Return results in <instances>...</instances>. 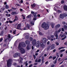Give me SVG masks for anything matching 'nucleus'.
Here are the masks:
<instances>
[{"label": "nucleus", "instance_id": "nucleus-1", "mask_svg": "<svg viewBox=\"0 0 67 67\" xmlns=\"http://www.w3.org/2000/svg\"><path fill=\"white\" fill-rule=\"evenodd\" d=\"M21 47H26V44L25 43L22 42L19 43L18 47V49L20 50L21 53L24 54L25 53V51L24 49L21 48Z\"/></svg>", "mask_w": 67, "mask_h": 67}, {"label": "nucleus", "instance_id": "nucleus-2", "mask_svg": "<svg viewBox=\"0 0 67 67\" xmlns=\"http://www.w3.org/2000/svg\"><path fill=\"white\" fill-rule=\"evenodd\" d=\"M41 27L42 28H43L45 30H47L49 29V26L48 24H46V23L44 22L43 23L41 26Z\"/></svg>", "mask_w": 67, "mask_h": 67}, {"label": "nucleus", "instance_id": "nucleus-3", "mask_svg": "<svg viewBox=\"0 0 67 67\" xmlns=\"http://www.w3.org/2000/svg\"><path fill=\"white\" fill-rule=\"evenodd\" d=\"M12 62V59H10L8 60L7 63V65L8 67H11L12 64L11 63Z\"/></svg>", "mask_w": 67, "mask_h": 67}, {"label": "nucleus", "instance_id": "nucleus-4", "mask_svg": "<svg viewBox=\"0 0 67 67\" xmlns=\"http://www.w3.org/2000/svg\"><path fill=\"white\" fill-rule=\"evenodd\" d=\"M60 18H61V19H64V18H65V17H66V16H67V15L66 14H60Z\"/></svg>", "mask_w": 67, "mask_h": 67}, {"label": "nucleus", "instance_id": "nucleus-5", "mask_svg": "<svg viewBox=\"0 0 67 67\" xmlns=\"http://www.w3.org/2000/svg\"><path fill=\"white\" fill-rule=\"evenodd\" d=\"M20 55V53L17 52L15 53L13 55V57L14 58H16L17 57H19Z\"/></svg>", "mask_w": 67, "mask_h": 67}, {"label": "nucleus", "instance_id": "nucleus-6", "mask_svg": "<svg viewBox=\"0 0 67 67\" xmlns=\"http://www.w3.org/2000/svg\"><path fill=\"white\" fill-rule=\"evenodd\" d=\"M31 14H33V15L34 16V18H37V15L36 14H37V13L34 12H33V11H31Z\"/></svg>", "mask_w": 67, "mask_h": 67}, {"label": "nucleus", "instance_id": "nucleus-7", "mask_svg": "<svg viewBox=\"0 0 67 67\" xmlns=\"http://www.w3.org/2000/svg\"><path fill=\"white\" fill-rule=\"evenodd\" d=\"M36 43V39H34L32 41V44L33 46H35Z\"/></svg>", "mask_w": 67, "mask_h": 67}, {"label": "nucleus", "instance_id": "nucleus-8", "mask_svg": "<svg viewBox=\"0 0 67 67\" xmlns=\"http://www.w3.org/2000/svg\"><path fill=\"white\" fill-rule=\"evenodd\" d=\"M40 41H37V44L36 45V46L37 47H40Z\"/></svg>", "mask_w": 67, "mask_h": 67}, {"label": "nucleus", "instance_id": "nucleus-9", "mask_svg": "<svg viewBox=\"0 0 67 67\" xmlns=\"http://www.w3.org/2000/svg\"><path fill=\"white\" fill-rule=\"evenodd\" d=\"M58 33V32L57 31H56L54 33V36L56 37V39L57 40L58 39V34H57Z\"/></svg>", "mask_w": 67, "mask_h": 67}, {"label": "nucleus", "instance_id": "nucleus-10", "mask_svg": "<svg viewBox=\"0 0 67 67\" xmlns=\"http://www.w3.org/2000/svg\"><path fill=\"white\" fill-rule=\"evenodd\" d=\"M42 42L43 43H46L47 42V39L45 38H43L42 39Z\"/></svg>", "mask_w": 67, "mask_h": 67}, {"label": "nucleus", "instance_id": "nucleus-11", "mask_svg": "<svg viewBox=\"0 0 67 67\" xmlns=\"http://www.w3.org/2000/svg\"><path fill=\"white\" fill-rule=\"evenodd\" d=\"M40 45L41 47H42V48H44L45 47V46H46L45 45H44L43 43H41Z\"/></svg>", "mask_w": 67, "mask_h": 67}, {"label": "nucleus", "instance_id": "nucleus-12", "mask_svg": "<svg viewBox=\"0 0 67 67\" xmlns=\"http://www.w3.org/2000/svg\"><path fill=\"white\" fill-rule=\"evenodd\" d=\"M25 42L27 45H29L30 44V41L29 40H26Z\"/></svg>", "mask_w": 67, "mask_h": 67}, {"label": "nucleus", "instance_id": "nucleus-13", "mask_svg": "<svg viewBox=\"0 0 67 67\" xmlns=\"http://www.w3.org/2000/svg\"><path fill=\"white\" fill-rule=\"evenodd\" d=\"M60 25L59 24H58L55 26V29H58V28L60 27Z\"/></svg>", "mask_w": 67, "mask_h": 67}, {"label": "nucleus", "instance_id": "nucleus-14", "mask_svg": "<svg viewBox=\"0 0 67 67\" xmlns=\"http://www.w3.org/2000/svg\"><path fill=\"white\" fill-rule=\"evenodd\" d=\"M21 24H19L17 26V29L18 30H20V29H21Z\"/></svg>", "mask_w": 67, "mask_h": 67}, {"label": "nucleus", "instance_id": "nucleus-15", "mask_svg": "<svg viewBox=\"0 0 67 67\" xmlns=\"http://www.w3.org/2000/svg\"><path fill=\"white\" fill-rule=\"evenodd\" d=\"M31 48V47L30 46L28 45L26 47V49L27 50H29Z\"/></svg>", "mask_w": 67, "mask_h": 67}, {"label": "nucleus", "instance_id": "nucleus-16", "mask_svg": "<svg viewBox=\"0 0 67 67\" xmlns=\"http://www.w3.org/2000/svg\"><path fill=\"white\" fill-rule=\"evenodd\" d=\"M60 36L61 37H64L65 36H66V34H64L63 35L61 34L60 35Z\"/></svg>", "mask_w": 67, "mask_h": 67}, {"label": "nucleus", "instance_id": "nucleus-17", "mask_svg": "<svg viewBox=\"0 0 67 67\" xmlns=\"http://www.w3.org/2000/svg\"><path fill=\"white\" fill-rule=\"evenodd\" d=\"M18 20V17H17V16H15V19H14V20L13 21L14 22L15 21H17V20Z\"/></svg>", "mask_w": 67, "mask_h": 67}, {"label": "nucleus", "instance_id": "nucleus-18", "mask_svg": "<svg viewBox=\"0 0 67 67\" xmlns=\"http://www.w3.org/2000/svg\"><path fill=\"white\" fill-rule=\"evenodd\" d=\"M51 48L52 49H54L55 48V45L54 44H52V45L51 46Z\"/></svg>", "mask_w": 67, "mask_h": 67}, {"label": "nucleus", "instance_id": "nucleus-19", "mask_svg": "<svg viewBox=\"0 0 67 67\" xmlns=\"http://www.w3.org/2000/svg\"><path fill=\"white\" fill-rule=\"evenodd\" d=\"M64 30H67V26L66 25H64Z\"/></svg>", "mask_w": 67, "mask_h": 67}, {"label": "nucleus", "instance_id": "nucleus-20", "mask_svg": "<svg viewBox=\"0 0 67 67\" xmlns=\"http://www.w3.org/2000/svg\"><path fill=\"white\" fill-rule=\"evenodd\" d=\"M31 5L33 8H35V4L34 3L33 4H32Z\"/></svg>", "mask_w": 67, "mask_h": 67}, {"label": "nucleus", "instance_id": "nucleus-21", "mask_svg": "<svg viewBox=\"0 0 67 67\" xmlns=\"http://www.w3.org/2000/svg\"><path fill=\"white\" fill-rule=\"evenodd\" d=\"M64 9L65 11H67V6L66 5L64 6Z\"/></svg>", "mask_w": 67, "mask_h": 67}, {"label": "nucleus", "instance_id": "nucleus-22", "mask_svg": "<svg viewBox=\"0 0 67 67\" xmlns=\"http://www.w3.org/2000/svg\"><path fill=\"white\" fill-rule=\"evenodd\" d=\"M54 25H55V24L54 23H52L51 24V26L52 28L53 29L54 27Z\"/></svg>", "mask_w": 67, "mask_h": 67}, {"label": "nucleus", "instance_id": "nucleus-23", "mask_svg": "<svg viewBox=\"0 0 67 67\" xmlns=\"http://www.w3.org/2000/svg\"><path fill=\"white\" fill-rule=\"evenodd\" d=\"M51 48V46H48L47 49V51H48V50Z\"/></svg>", "mask_w": 67, "mask_h": 67}, {"label": "nucleus", "instance_id": "nucleus-24", "mask_svg": "<svg viewBox=\"0 0 67 67\" xmlns=\"http://www.w3.org/2000/svg\"><path fill=\"white\" fill-rule=\"evenodd\" d=\"M31 16H32V14H30L27 16L26 17L27 18H31Z\"/></svg>", "mask_w": 67, "mask_h": 67}, {"label": "nucleus", "instance_id": "nucleus-25", "mask_svg": "<svg viewBox=\"0 0 67 67\" xmlns=\"http://www.w3.org/2000/svg\"><path fill=\"white\" fill-rule=\"evenodd\" d=\"M30 24L31 25H34V22L33 21H31L30 22Z\"/></svg>", "mask_w": 67, "mask_h": 67}, {"label": "nucleus", "instance_id": "nucleus-26", "mask_svg": "<svg viewBox=\"0 0 67 67\" xmlns=\"http://www.w3.org/2000/svg\"><path fill=\"white\" fill-rule=\"evenodd\" d=\"M7 37L8 38H7V40H9V38H10L11 37V36H10V35L9 34L8 35V36H7Z\"/></svg>", "mask_w": 67, "mask_h": 67}, {"label": "nucleus", "instance_id": "nucleus-27", "mask_svg": "<svg viewBox=\"0 0 67 67\" xmlns=\"http://www.w3.org/2000/svg\"><path fill=\"white\" fill-rule=\"evenodd\" d=\"M12 15H14V14H16V13L15 12H13L12 13Z\"/></svg>", "mask_w": 67, "mask_h": 67}, {"label": "nucleus", "instance_id": "nucleus-28", "mask_svg": "<svg viewBox=\"0 0 67 67\" xmlns=\"http://www.w3.org/2000/svg\"><path fill=\"white\" fill-rule=\"evenodd\" d=\"M29 38V35H27L25 36V39H26V40H27V39H28V38Z\"/></svg>", "mask_w": 67, "mask_h": 67}, {"label": "nucleus", "instance_id": "nucleus-29", "mask_svg": "<svg viewBox=\"0 0 67 67\" xmlns=\"http://www.w3.org/2000/svg\"><path fill=\"white\" fill-rule=\"evenodd\" d=\"M39 34L40 35H42V36H43V34L42 33V32H39Z\"/></svg>", "mask_w": 67, "mask_h": 67}, {"label": "nucleus", "instance_id": "nucleus-30", "mask_svg": "<svg viewBox=\"0 0 67 67\" xmlns=\"http://www.w3.org/2000/svg\"><path fill=\"white\" fill-rule=\"evenodd\" d=\"M3 31H2L1 32V33L0 34V36H2V35H3Z\"/></svg>", "mask_w": 67, "mask_h": 67}, {"label": "nucleus", "instance_id": "nucleus-31", "mask_svg": "<svg viewBox=\"0 0 67 67\" xmlns=\"http://www.w3.org/2000/svg\"><path fill=\"white\" fill-rule=\"evenodd\" d=\"M5 8H6L7 9H8L9 8V6H8L7 5H6L5 6Z\"/></svg>", "mask_w": 67, "mask_h": 67}, {"label": "nucleus", "instance_id": "nucleus-32", "mask_svg": "<svg viewBox=\"0 0 67 67\" xmlns=\"http://www.w3.org/2000/svg\"><path fill=\"white\" fill-rule=\"evenodd\" d=\"M29 40L30 41H32L33 40V38L32 37H30V38Z\"/></svg>", "mask_w": 67, "mask_h": 67}, {"label": "nucleus", "instance_id": "nucleus-33", "mask_svg": "<svg viewBox=\"0 0 67 67\" xmlns=\"http://www.w3.org/2000/svg\"><path fill=\"white\" fill-rule=\"evenodd\" d=\"M61 30H61V29H59V30H58V31H57L58 33H59V32H60L61 31Z\"/></svg>", "mask_w": 67, "mask_h": 67}, {"label": "nucleus", "instance_id": "nucleus-34", "mask_svg": "<svg viewBox=\"0 0 67 67\" xmlns=\"http://www.w3.org/2000/svg\"><path fill=\"white\" fill-rule=\"evenodd\" d=\"M63 48H64L63 47H60L59 48V50H60V49H63Z\"/></svg>", "mask_w": 67, "mask_h": 67}, {"label": "nucleus", "instance_id": "nucleus-35", "mask_svg": "<svg viewBox=\"0 0 67 67\" xmlns=\"http://www.w3.org/2000/svg\"><path fill=\"white\" fill-rule=\"evenodd\" d=\"M37 63H35L33 64V65L34 66H35L36 65H37Z\"/></svg>", "mask_w": 67, "mask_h": 67}, {"label": "nucleus", "instance_id": "nucleus-36", "mask_svg": "<svg viewBox=\"0 0 67 67\" xmlns=\"http://www.w3.org/2000/svg\"><path fill=\"white\" fill-rule=\"evenodd\" d=\"M66 37H67V36H65L62 39V40H65V39L66 38Z\"/></svg>", "mask_w": 67, "mask_h": 67}, {"label": "nucleus", "instance_id": "nucleus-37", "mask_svg": "<svg viewBox=\"0 0 67 67\" xmlns=\"http://www.w3.org/2000/svg\"><path fill=\"white\" fill-rule=\"evenodd\" d=\"M57 12H58L59 13H61L62 12V11H60L59 10H58Z\"/></svg>", "mask_w": 67, "mask_h": 67}, {"label": "nucleus", "instance_id": "nucleus-38", "mask_svg": "<svg viewBox=\"0 0 67 67\" xmlns=\"http://www.w3.org/2000/svg\"><path fill=\"white\" fill-rule=\"evenodd\" d=\"M47 38H48V39L49 40H51V37H50V36H47Z\"/></svg>", "mask_w": 67, "mask_h": 67}, {"label": "nucleus", "instance_id": "nucleus-39", "mask_svg": "<svg viewBox=\"0 0 67 67\" xmlns=\"http://www.w3.org/2000/svg\"><path fill=\"white\" fill-rule=\"evenodd\" d=\"M65 51V49H63L60 50L61 52H64Z\"/></svg>", "mask_w": 67, "mask_h": 67}, {"label": "nucleus", "instance_id": "nucleus-40", "mask_svg": "<svg viewBox=\"0 0 67 67\" xmlns=\"http://www.w3.org/2000/svg\"><path fill=\"white\" fill-rule=\"evenodd\" d=\"M41 59H38V63H40V62H41Z\"/></svg>", "mask_w": 67, "mask_h": 67}, {"label": "nucleus", "instance_id": "nucleus-41", "mask_svg": "<svg viewBox=\"0 0 67 67\" xmlns=\"http://www.w3.org/2000/svg\"><path fill=\"white\" fill-rule=\"evenodd\" d=\"M62 23L64 25V24H66V22H65V21H63L62 22Z\"/></svg>", "mask_w": 67, "mask_h": 67}, {"label": "nucleus", "instance_id": "nucleus-42", "mask_svg": "<svg viewBox=\"0 0 67 67\" xmlns=\"http://www.w3.org/2000/svg\"><path fill=\"white\" fill-rule=\"evenodd\" d=\"M6 15L7 16H10V14H6Z\"/></svg>", "mask_w": 67, "mask_h": 67}, {"label": "nucleus", "instance_id": "nucleus-43", "mask_svg": "<svg viewBox=\"0 0 67 67\" xmlns=\"http://www.w3.org/2000/svg\"><path fill=\"white\" fill-rule=\"evenodd\" d=\"M9 23H13V21H11L10 20H9Z\"/></svg>", "mask_w": 67, "mask_h": 67}, {"label": "nucleus", "instance_id": "nucleus-44", "mask_svg": "<svg viewBox=\"0 0 67 67\" xmlns=\"http://www.w3.org/2000/svg\"><path fill=\"white\" fill-rule=\"evenodd\" d=\"M55 44L57 45H59V43L58 42H56L55 43Z\"/></svg>", "mask_w": 67, "mask_h": 67}, {"label": "nucleus", "instance_id": "nucleus-45", "mask_svg": "<svg viewBox=\"0 0 67 67\" xmlns=\"http://www.w3.org/2000/svg\"><path fill=\"white\" fill-rule=\"evenodd\" d=\"M61 3H62V4H63V3H64V1L62 0V1H61Z\"/></svg>", "mask_w": 67, "mask_h": 67}, {"label": "nucleus", "instance_id": "nucleus-46", "mask_svg": "<svg viewBox=\"0 0 67 67\" xmlns=\"http://www.w3.org/2000/svg\"><path fill=\"white\" fill-rule=\"evenodd\" d=\"M57 60H55L54 62V63L55 64H56V63H57Z\"/></svg>", "mask_w": 67, "mask_h": 67}, {"label": "nucleus", "instance_id": "nucleus-47", "mask_svg": "<svg viewBox=\"0 0 67 67\" xmlns=\"http://www.w3.org/2000/svg\"><path fill=\"white\" fill-rule=\"evenodd\" d=\"M51 37L52 38H54V36L53 35H51Z\"/></svg>", "mask_w": 67, "mask_h": 67}, {"label": "nucleus", "instance_id": "nucleus-48", "mask_svg": "<svg viewBox=\"0 0 67 67\" xmlns=\"http://www.w3.org/2000/svg\"><path fill=\"white\" fill-rule=\"evenodd\" d=\"M3 40V38H0V42H2Z\"/></svg>", "mask_w": 67, "mask_h": 67}, {"label": "nucleus", "instance_id": "nucleus-49", "mask_svg": "<svg viewBox=\"0 0 67 67\" xmlns=\"http://www.w3.org/2000/svg\"><path fill=\"white\" fill-rule=\"evenodd\" d=\"M38 60V59L37 58L35 60V62H38V61L37 60Z\"/></svg>", "mask_w": 67, "mask_h": 67}, {"label": "nucleus", "instance_id": "nucleus-50", "mask_svg": "<svg viewBox=\"0 0 67 67\" xmlns=\"http://www.w3.org/2000/svg\"><path fill=\"white\" fill-rule=\"evenodd\" d=\"M12 9H13V10H16V8H14L13 7H12Z\"/></svg>", "mask_w": 67, "mask_h": 67}, {"label": "nucleus", "instance_id": "nucleus-51", "mask_svg": "<svg viewBox=\"0 0 67 67\" xmlns=\"http://www.w3.org/2000/svg\"><path fill=\"white\" fill-rule=\"evenodd\" d=\"M33 56H34V59H35V58H36V56H35V55H34Z\"/></svg>", "mask_w": 67, "mask_h": 67}, {"label": "nucleus", "instance_id": "nucleus-52", "mask_svg": "<svg viewBox=\"0 0 67 67\" xmlns=\"http://www.w3.org/2000/svg\"><path fill=\"white\" fill-rule=\"evenodd\" d=\"M63 62H64V61H63L62 62H60L59 63L60 65L62 64L63 63Z\"/></svg>", "mask_w": 67, "mask_h": 67}, {"label": "nucleus", "instance_id": "nucleus-53", "mask_svg": "<svg viewBox=\"0 0 67 67\" xmlns=\"http://www.w3.org/2000/svg\"><path fill=\"white\" fill-rule=\"evenodd\" d=\"M13 65H14V66H16V63H14L13 64Z\"/></svg>", "mask_w": 67, "mask_h": 67}, {"label": "nucleus", "instance_id": "nucleus-54", "mask_svg": "<svg viewBox=\"0 0 67 67\" xmlns=\"http://www.w3.org/2000/svg\"><path fill=\"white\" fill-rule=\"evenodd\" d=\"M51 58H53V57L52 56H50L49 58V59H51Z\"/></svg>", "mask_w": 67, "mask_h": 67}, {"label": "nucleus", "instance_id": "nucleus-55", "mask_svg": "<svg viewBox=\"0 0 67 67\" xmlns=\"http://www.w3.org/2000/svg\"><path fill=\"white\" fill-rule=\"evenodd\" d=\"M56 58V57H53V60H54V59H55V58Z\"/></svg>", "mask_w": 67, "mask_h": 67}, {"label": "nucleus", "instance_id": "nucleus-56", "mask_svg": "<svg viewBox=\"0 0 67 67\" xmlns=\"http://www.w3.org/2000/svg\"><path fill=\"white\" fill-rule=\"evenodd\" d=\"M49 43H50V42L49 41H48L47 42V45H49Z\"/></svg>", "mask_w": 67, "mask_h": 67}, {"label": "nucleus", "instance_id": "nucleus-57", "mask_svg": "<svg viewBox=\"0 0 67 67\" xmlns=\"http://www.w3.org/2000/svg\"><path fill=\"white\" fill-rule=\"evenodd\" d=\"M33 66V65L32 64H31L29 66V67H31L32 66Z\"/></svg>", "mask_w": 67, "mask_h": 67}, {"label": "nucleus", "instance_id": "nucleus-58", "mask_svg": "<svg viewBox=\"0 0 67 67\" xmlns=\"http://www.w3.org/2000/svg\"><path fill=\"white\" fill-rule=\"evenodd\" d=\"M42 60H43L44 59V57H42Z\"/></svg>", "mask_w": 67, "mask_h": 67}, {"label": "nucleus", "instance_id": "nucleus-59", "mask_svg": "<svg viewBox=\"0 0 67 67\" xmlns=\"http://www.w3.org/2000/svg\"><path fill=\"white\" fill-rule=\"evenodd\" d=\"M15 32H16V30H15L13 32V33H14V34H15Z\"/></svg>", "mask_w": 67, "mask_h": 67}, {"label": "nucleus", "instance_id": "nucleus-60", "mask_svg": "<svg viewBox=\"0 0 67 67\" xmlns=\"http://www.w3.org/2000/svg\"><path fill=\"white\" fill-rule=\"evenodd\" d=\"M62 31H64V28H62Z\"/></svg>", "mask_w": 67, "mask_h": 67}, {"label": "nucleus", "instance_id": "nucleus-61", "mask_svg": "<svg viewBox=\"0 0 67 67\" xmlns=\"http://www.w3.org/2000/svg\"><path fill=\"white\" fill-rule=\"evenodd\" d=\"M19 63L21 64H22V63H23V62H22L21 60L20 61Z\"/></svg>", "mask_w": 67, "mask_h": 67}, {"label": "nucleus", "instance_id": "nucleus-62", "mask_svg": "<svg viewBox=\"0 0 67 67\" xmlns=\"http://www.w3.org/2000/svg\"><path fill=\"white\" fill-rule=\"evenodd\" d=\"M51 67H54V64H52V65H51Z\"/></svg>", "mask_w": 67, "mask_h": 67}, {"label": "nucleus", "instance_id": "nucleus-63", "mask_svg": "<svg viewBox=\"0 0 67 67\" xmlns=\"http://www.w3.org/2000/svg\"><path fill=\"white\" fill-rule=\"evenodd\" d=\"M27 28H28V29H30V26H29V25H27Z\"/></svg>", "mask_w": 67, "mask_h": 67}, {"label": "nucleus", "instance_id": "nucleus-64", "mask_svg": "<svg viewBox=\"0 0 67 67\" xmlns=\"http://www.w3.org/2000/svg\"><path fill=\"white\" fill-rule=\"evenodd\" d=\"M56 49H54L53 51V52H56Z\"/></svg>", "mask_w": 67, "mask_h": 67}]
</instances>
